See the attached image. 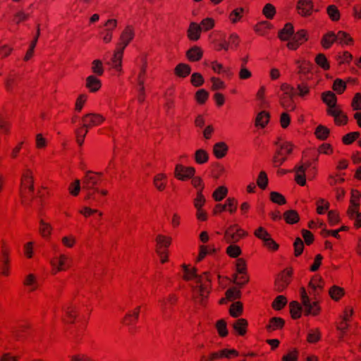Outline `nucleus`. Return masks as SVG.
I'll return each instance as SVG.
<instances>
[{
    "mask_svg": "<svg viewBox=\"0 0 361 361\" xmlns=\"http://www.w3.org/2000/svg\"><path fill=\"white\" fill-rule=\"evenodd\" d=\"M300 295L306 314L317 315L320 310L317 302H312L307 295L305 288H301Z\"/></svg>",
    "mask_w": 361,
    "mask_h": 361,
    "instance_id": "9",
    "label": "nucleus"
},
{
    "mask_svg": "<svg viewBox=\"0 0 361 361\" xmlns=\"http://www.w3.org/2000/svg\"><path fill=\"white\" fill-rule=\"evenodd\" d=\"M336 40V34L334 32H329L323 37L322 44L325 49H329Z\"/></svg>",
    "mask_w": 361,
    "mask_h": 361,
    "instance_id": "43",
    "label": "nucleus"
},
{
    "mask_svg": "<svg viewBox=\"0 0 361 361\" xmlns=\"http://www.w3.org/2000/svg\"><path fill=\"white\" fill-rule=\"evenodd\" d=\"M101 173H94L92 171L86 173L82 180V188L87 190V199L90 200L93 197L94 194L95 188L97 185Z\"/></svg>",
    "mask_w": 361,
    "mask_h": 361,
    "instance_id": "3",
    "label": "nucleus"
},
{
    "mask_svg": "<svg viewBox=\"0 0 361 361\" xmlns=\"http://www.w3.org/2000/svg\"><path fill=\"white\" fill-rule=\"evenodd\" d=\"M294 34V28L291 23H288L279 32V37L283 41L290 40Z\"/></svg>",
    "mask_w": 361,
    "mask_h": 361,
    "instance_id": "27",
    "label": "nucleus"
},
{
    "mask_svg": "<svg viewBox=\"0 0 361 361\" xmlns=\"http://www.w3.org/2000/svg\"><path fill=\"white\" fill-rule=\"evenodd\" d=\"M246 235L245 231L234 224L226 228L224 232V239L227 243L234 244Z\"/></svg>",
    "mask_w": 361,
    "mask_h": 361,
    "instance_id": "5",
    "label": "nucleus"
},
{
    "mask_svg": "<svg viewBox=\"0 0 361 361\" xmlns=\"http://www.w3.org/2000/svg\"><path fill=\"white\" fill-rule=\"evenodd\" d=\"M71 263V258L68 256L63 254H61L58 257H54L51 261V266L53 267L54 274H56L58 271L66 270L70 267Z\"/></svg>",
    "mask_w": 361,
    "mask_h": 361,
    "instance_id": "10",
    "label": "nucleus"
},
{
    "mask_svg": "<svg viewBox=\"0 0 361 361\" xmlns=\"http://www.w3.org/2000/svg\"><path fill=\"white\" fill-rule=\"evenodd\" d=\"M322 101L328 106L327 111L336 110L338 107L336 106L337 98L335 94L331 91H326L322 93Z\"/></svg>",
    "mask_w": 361,
    "mask_h": 361,
    "instance_id": "18",
    "label": "nucleus"
},
{
    "mask_svg": "<svg viewBox=\"0 0 361 361\" xmlns=\"http://www.w3.org/2000/svg\"><path fill=\"white\" fill-rule=\"evenodd\" d=\"M23 177L24 188L26 186L29 191L32 192L34 190L32 172L30 169L24 168Z\"/></svg>",
    "mask_w": 361,
    "mask_h": 361,
    "instance_id": "34",
    "label": "nucleus"
},
{
    "mask_svg": "<svg viewBox=\"0 0 361 361\" xmlns=\"http://www.w3.org/2000/svg\"><path fill=\"white\" fill-rule=\"evenodd\" d=\"M62 310L64 314L63 319L66 322L72 323L76 317V304L71 300L66 301L63 307Z\"/></svg>",
    "mask_w": 361,
    "mask_h": 361,
    "instance_id": "14",
    "label": "nucleus"
},
{
    "mask_svg": "<svg viewBox=\"0 0 361 361\" xmlns=\"http://www.w3.org/2000/svg\"><path fill=\"white\" fill-rule=\"evenodd\" d=\"M347 213L349 218L355 221V226L357 227H360L361 212H359V210H353V212H347Z\"/></svg>",
    "mask_w": 361,
    "mask_h": 361,
    "instance_id": "58",
    "label": "nucleus"
},
{
    "mask_svg": "<svg viewBox=\"0 0 361 361\" xmlns=\"http://www.w3.org/2000/svg\"><path fill=\"white\" fill-rule=\"evenodd\" d=\"M295 181L301 186L306 184V173L307 176L312 175L313 177L315 173V168L311 167L310 163L304 164L298 166H295Z\"/></svg>",
    "mask_w": 361,
    "mask_h": 361,
    "instance_id": "4",
    "label": "nucleus"
},
{
    "mask_svg": "<svg viewBox=\"0 0 361 361\" xmlns=\"http://www.w3.org/2000/svg\"><path fill=\"white\" fill-rule=\"evenodd\" d=\"M315 62L318 66L322 68L324 70H328L329 68V61L323 54H319L315 58Z\"/></svg>",
    "mask_w": 361,
    "mask_h": 361,
    "instance_id": "53",
    "label": "nucleus"
},
{
    "mask_svg": "<svg viewBox=\"0 0 361 361\" xmlns=\"http://www.w3.org/2000/svg\"><path fill=\"white\" fill-rule=\"evenodd\" d=\"M283 218L286 223L293 224L299 221V215L295 210H288L283 214Z\"/></svg>",
    "mask_w": 361,
    "mask_h": 361,
    "instance_id": "42",
    "label": "nucleus"
},
{
    "mask_svg": "<svg viewBox=\"0 0 361 361\" xmlns=\"http://www.w3.org/2000/svg\"><path fill=\"white\" fill-rule=\"evenodd\" d=\"M289 306L292 317L295 319L300 318L302 311L300 305L296 301H293L290 303Z\"/></svg>",
    "mask_w": 361,
    "mask_h": 361,
    "instance_id": "46",
    "label": "nucleus"
},
{
    "mask_svg": "<svg viewBox=\"0 0 361 361\" xmlns=\"http://www.w3.org/2000/svg\"><path fill=\"white\" fill-rule=\"evenodd\" d=\"M326 11L331 20L337 21L340 19V12L335 5L329 6Z\"/></svg>",
    "mask_w": 361,
    "mask_h": 361,
    "instance_id": "51",
    "label": "nucleus"
},
{
    "mask_svg": "<svg viewBox=\"0 0 361 361\" xmlns=\"http://www.w3.org/2000/svg\"><path fill=\"white\" fill-rule=\"evenodd\" d=\"M140 308V306H137L133 310L129 311L126 314L123 323L128 326L134 325L138 319Z\"/></svg>",
    "mask_w": 361,
    "mask_h": 361,
    "instance_id": "21",
    "label": "nucleus"
},
{
    "mask_svg": "<svg viewBox=\"0 0 361 361\" xmlns=\"http://www.w3.org/2000/svg\"><path fill=\"white\" fill-rule=\"evenodd\" d=\"M226 253L231 257L235 258L241 254V250L239 246L231 244L226 248Z\"/></svg>",
    "mask_w": 361,
    "mask_h": 361,
    "instance_id": "57",
    "label": "nucleus"
},
{
    "mask_svg": "<svg viewBox=\"0 0 361 361\" xmlns=\"http://www.w3.org/2000/svg\"><path fill=\"white\" fill-rule=\"evenodd\" d=\"M284 321L280 317H273L271 319L269 324L267 326L268 331H271L283 327Z\"/></svg>",
    "mask_w": 361,
    "mask_h": 361,
    "instance_id": "36",
    "label": "nucleus"
},
{
    "mask_svg": "<svg viewBox=\"0 0 361 361\" xmlns=\"http://www.w3.org/2000/svg\"><path fill=\"white\" fill-rule=\"evenodd\" d=\"M228 150V145L224 142H219L214 145L213 153L217 159L224 157Z\"/></svg>",
    "mask_w": 361,
    "mask_h": 361,
    "instance_id": "28",
    "label": "nucleus"
},
{
    "mask_svg": "<svg viewBox=\"0 0 361 361\" xmlns=\"http://www.w3.org/2000/svg\"><path fill=\"white\" fill-rule=\"evenodd\" d=\"M298 13L302 16H310L313 11L312 0H299L297 4Z\"/></svg>",
    "mask_w": 361,
    "mask_h": 361,
    "instance_id": "17",
    "label": "nucleus"
},
{
    "mask_svg": "<svg viewBox=\"0 0 361 361\" xmlns=\"http://www.w3.org/2000/svg\"><path fill=\"white\" fill-rule=\"evenodd\" d=\"M295 95H281L280 97V104L282 107L287 111H293L295 109V104L293 101Z\"/></svg>",
    "mask_w": 361,
    "mask_h": 361,
    "instance_id": "29",
    "label": "nucleus"
},
{
    "mask_svg": "<svg viewBox=\"0 0 361 361\" xmlns=\"http://www.w3.org/2000/svg\"><path fill=\"white\" fill-rule=\"evenodd\" d=\"M166 183V176L164 173H159L154 178V186L159 190H164Z\"/></svg>",
    "mask_w": 361,
    "mask_h": 361,
    "instance_id": "39",
    "label": "nucleus"
},
{
    "mask_svg": "<svg viewBox=\"0 0 361 361\" xmlns=\"http://www.w3.org/2000/svg\"><path fill=\"white\" fill-rule=\"evenodd\" d=\"M227 193V188L224 186H220L214 190L212 196L216 201L219 202L226 196Z\"/></svg>",
    "mask_w": 361,
    "mask_h": 361,
    "instance_id": "49",
    "label": "nucleus"
},
{
    "mask_svg": "<svg viewBox=\"0 0 361 361\" xmlns=\"http://www.w3.org/2000/svg\"><path fill=\"white\" fill-rule=\"evenodd\" d=\"M360 207V192L358 190H352L350 204L348 207V212H353V210H359Z\"/></svg>",
    "mask_w": 361,
    "mask_h": 361,
    "instance_id": "31",
    "label": "nucleus"
},
{
    "mask_svg": "<svg viewBox=\"0 0 361 361\" xmlns=\"http://www.w3.org/2000/svg\"><path fill=\"white\" fill-rule=\"evenodd\" d=\"M157 253L159 255L161 263L167 261L166 248L170 245L171 238L163 235H158L156 238Z\"/></svg>",
    "mask_w": 361,
    "mask_h": 361,
    "instance_id": "6",
    "label": "nucleus"
},
{
    "mask_svg": "<svg viewBox=\"0 0 361 361\" xmlns=\"http://www.w3.org/2000/svg\"><path fill=\"white\" fill-rule=\"evenodd\" d=\"M104 118L98 114H87L82 118V126L84 128L87 129L94 126H99L103 123Z\"/></svg>",
    "mask_w": 361,
    "mask_h": 361,
    "instance_id": "12",
    "label": "nucleus"
},
{
    "mask_svg": "<svg viewBox=\"0 0 361 361\" xmlns=\"http://www.w3.org/2000/svg\"><path fill=\"white\" fill-rule=\"evenodd\" d=\"M134 36L135 32L133 27L130 25L126 26L121 35V42L118 44L117 47L124 50L134 38Z\"/></svg>",
    "mask_w": 361,
    "mask_h": 361,
    "instance_id": "15",
    "label": "nucleus"
},
{
    "mask_svg": "<svg viewBox=\"0 0 361 361\" xmlns=\"http://www.w3.org/2000/svg\"><path fill=\"white\" fill-rule=\"evenodd\" d=\"M269 121V114L265 111L259 112L255 119V125L264 128Z\"/></svg>",
    "mask_w": 361,
    "mask_h": 361,
    "instance_id": "35",
    "label": "nucleus"
},
{
    "mask_svg": "<svg viewBox=\"0 0 361 361\" xmlns=\"http://www.w3.org/2000/svg\"><path fill=\"white\" fill-rule=\"evenodd\" d=\"M147 67V62L146 58L142 57L140 71V73H139L138 77H137L138 86L140 87V90L142 92H143V90H144V82H145V75H146Z\"/></svg>",
    "mask_w": 361,
    "mask_h": 361,
    "instance_id": "30",
    "label": "nucleus"
},
{
    "mask_svg": "<svg viewBox=\"0 0 361 361\" xmlns=\"http://www.w3.org/2000/svg\"><path fill=\"white\" fill-rule=\"evenodd\" d=\"M274 144L275 151L271 160L272 164L274 167H279L287 160V156L292 152L293 145L290 142L283 141L280 138Z\"/></svg>",
    "mask_w": 361,
    "mask_h": 361,
    "instance_id": "2",
    "label": "nucleus"
},
{
    "mask_svg": "<svg viewBox=\"0 0 361 361\" xmlns=\"http://www.w3.org/2000/svg\"><path fill=\"white\" fill-rule=\"evenodd\" d=\"M176 300L177 298L174 295H169L166 299L159 300L161 317L164 320H168L171 318L172 307L176 302Z\"/></svg>",
    "mask_w": 361,
    "mask_h": 361,
    "instance_id": "8",
    "label": "nucleus"
},
{
    "mask_svg": "<svg viewBox=\"0 0 361 361\" xmlns=\"http://www.w3.org/2000/svg\"><path fill=\"white\" fill-rule=\"evenodd\" d=\"M92 71L97 75H102L104 73L102 63L100 60L96 59L93 61L92 63Z\"/></svg>",
    "mask_w": 361,
    "mask_h": 361,
    "instance_id": "60",
    "label": "nucleus"
},
{
    "mask_svg": "<svg viewBox=\"0 0 361 361\" xmlns=\"http://www.w3.org/2000/svg\"><path fill=\"white\" fill-rule=\"evenodd\" d=\"M190 67L185 63H179L175 68V73L182 78H185L190 73Z\"/></svg>",
    "mask_w": 361,
    "mask_h": 361,
    "instance_id": "41",
    "label": "nucleus"
},
{
    "mask_svg": "<svg viewBox=\"0 0 361 361\" xmlns=\"http://www.w3.org/2000/svg\"><path fill=\"white\" fill-rule=\"evenodd\" d=\"M327 114L334 118V121L337 125H345L347 123L348 117L339 108L336 110L327 111Z\"/></svg>",
    "mask_w": 361,
    "mask_h": 361,
    "instance_id": "25",
    "label": "nucleus"
},
{
    "mask_svg": "<svg viewBox=\"0 0 361 361\" xmlns=\"http://www.w3.org/2000/svg\"><path fill=\"white\" fill-rule=\"evenodd\" d=\"M353 310L351 307H347L345 310L342 317V321L338 325L337 328L342 333H344L345 331L348 329V322L350 320V317L353 315Z\"/></svg>",
    "mask_w": 361,
    "mask_h": 361,
    "instance_id": "24",
    "label": "nucleus"
},
{
    "mask_svg": "<svg viewBox=\"0 0 361 361\" xmlns=\"http://www.w3.org/2000/svg\"><path fill=\"white\" fill-rule=\"evenodd\" d=\"M244 11V8L241 7L237 8L232 11L229 14L228 17L230 21L233 24H235L238 22H239L243 16Z\"/></svg>",
    "mask_w": 361,
    "mask_h": 361,
    "instance_id": "37",
    "label": "nucleus"
},
{
    "mask_svg": "<svg viewBox=\"0 0 361 361\" xmlns=\"http://www.w3.org/2000/svg\"><path fill=\"white\" fill-rule=\"evenodd\" d=\"M276 13L275 7L271 4H267L263 8V14L269 19L273 18Z\"/></svg>",
    "mask_w": 361,
    "mask_h": 361,
    "instance_id": "64",
    "label": "nucleus"
},
{
    "mask_svg": "<svg viewBox=\"0 0 361 361\" xmlns=\"http://www.w3.org/2000/svg\"><path fill=\"white\" fill-rule=\"evenodd\" d=\"M87 132L88 130L82 126L75 130L76 142L78 145L81 146L83 144Z\"/></svg>",
    "mask_w": 361,
    "mask_h": 361,
    "instance_id": "50",
    "label": "nucleus"
},
{
    "mask_svg": "<svg viewBox=\"0 0 361 361\" xmlns=\"http://www.w3.org/2000/svg\"><path fill=\"white\" fill-rule=\"evenodd\" d=\"M344 294L343 288L338 286H333L329 290V295L335 300H339Z\"/></svg>",
    "mask_w": 361,
    "mask_h": 361,
    "instance_id": "54",
    "label": "nucleus"
},
{
    "mask_svg": "<svg viewBox=\"0 0 361 361\" xmlns=\"http://www.w3.org/2000/svg\"><path fill=\"white\" fill-rule=\"evenodd\" d=\"M206 202L205 197L202 192V189L197 191L196 197L194 200V206L196 209H202Z\"/></svg>",
    "mask_w": 361,
    "mask_h": 361,
    "instance_id": "48",
    "label": "nucleus"
},
{
    "mask_svg": "<svg viewBox=\"0 0 361 361\" xmlns=\"http://www.w3.org/2000/svg\"><path fill=\"white\" fill-rule=\"evenodd\" d=\"M201 26L196 23H191L188 30V37L192 41H197L200 37Z\"/></svg>",
    "mask_w": 361,
    "mask_h": 361,
    "instance_id": "26",
    "label": "nucleus"
},
{
    "mask_svg": "<svg viewBox=\"0 0 361 361\" xmlns=\"http://www.w3.org/2000/svg\"><path fill=\"white\" fill-rule=\"evenodd\" d=\"M346 88L345 82L341 79H336L334 82L333 89L338 94H342Z\"/></svg>",
    "mask_w": 361,
    "mask_h": 361,
    "instance_id": "61",
    "label": "nucleus"
},
{
    "mask_svg": "<svg viewBox=\"0 0 361 361\" xmlns=\"http://www.w3.org/2000/svg\"><path fill=\"white\" fill-rule=\"evenodd\" d=\"M295 63L297 65L298 73L300 75V80H304L303 77L306 76L312 68V64L310 62L307 61L296 60Z\"/></svg>",
    "mask_w": 361,
    "mask_h": 361,
    "instance_id": "19",
    "label": "nucleus"
},
{
    "mask_svg": "<svg viewBox=\"0 0 361 361\" xmlns=\"http://www.w3.org/2000/svg\"><path fill=\"white\" fill-rule=\"evenodd\" d=\"M329 133V129L322 125L317 126L315 130L316 137L322 140H326L328 137Z\"/></svg>",
    "mask_w": 361,
    "mask_h": 361,
    "instance_id": "47",
    "label": "nucleus"
},
{
    "mask_svg": "<svg viewBox=\"0 0 361 361\" xmlns=\"http://www.w3.org/2000/svg\"><path fill=\"white\" fill-rule=\"evenodd\" d=\"M270 200L276 204L282 205L286 204V200L283 195L278 192H271L270 193Z\"/></svg>",
    "mask_w": 361,
    "mask_h": 361,
    "instance_id": "55",
    "label": "nucleus"
},
{
    "mask_svg": "<svg viewBox=\"0 0 361 361\" xmlns=\"http://www.w3.org/2000/svg\"><path fill=\"white\" fill-rule=\"evenodd\" d=\"M194 159L197 164H204L209 160V154L204 149H199L195 152Z\"/></svg>",
    "mask_w": 361,
    "mask_h": 361,
    "instance_id": "32",
    "label": "nucleus"
},
{
    "mask_svg": "<svg viewBox=\"0 0 361 361\" xmlns=\"http://www.w3.org/2000/svg\"><path fill=\"white\" fill-rule=\"evenodd\" d=\"M243 311V305L240 302H234L230 307V314L233 317H238Z\"/></svg>",
    "mask_w": 361,
    "mask_h": 361,
    "instance_id": "56",
    "label": "nucleus"
},
{
    "mask_svg": "<svg viewBox=\"0 0 361 361\" xmlns=\"http://www.w3.org/2000/svg\"><path fill=\"white\" fill-rule=\"evenodd\" d=\"M291 274V270H284L278 276L275 281L276 291L282 292L285 290L290 283Z\"/></svg>",
    "mask_w": 361,
    "mask_h": 361,
    "instance_id": "13",
    "label": "nucleus"
},
{
    "mask_svg": "<svg viewBox=\"0 0 361 361\" xmlns=\"http://www.w3.org/2000/svg\"><path fill=\"white\" fill-rule=\"evenodd\" d=\"M123 49H121L117 47L116 50L114 52V54L111 59V67L115 69V71L121 73L122 71V58L123 54Z\"/></svg>",
    "mask_w": 361,
    "mask_h": 361,
    "instance_id": "20",
    "label": "nucleus"
},
{
    "mask_svg": "<svg viewBox=\"0 0 361 361\" xmlns=\"http://www.w3.org/2000/svg\"><path fill=\"white\" fill-rule=\"evenodd\" d=\"M247 322L245 319H239L233 324V329L239 335L243 336L246 333Z\"/></svg>",
    "mask_w": 361,
    "mask_h": 361,
    "instance_id": "38",
    "label": "nucleus"
},
{
    "mask_svg": "<svg viewBox=\"0 0 361 361\" xmlns=\"http://www.w3.org/2000/svg\"><path fill=\"white\" fill-rule=\"evenodd\" d=\"M184 279L187 281H192L194 294L200 297V302H202L209 293L211 276L209 273L204 272L203 275H198L195 269L183 266Z\"/></svg>",
    "mask_w": 361,
    "mask_h": 361,
    "instance_id": "1",
    "label": "nucleus"
},
{
    "mask_svg": "<svg viewBox=\"0 0 361 361\" xmlns=\"http://www.w3.org/2000/svg\"><path fill=\"white\" fill-rule=\"evenodd\" d=\"M200 25L202 30L208 31L214 27V20L211 18H206L201 21Z\"/></svg>",
    "mask_w": 361,
    "mask_h": 361,
    "instance_id": "62",
    "label": "nucleus"
},
{
    "mask_svg": "<svg viewBox=\"0 0 361 361\" xmlns=\"http://www.w3.org/2000/svg\"><path fill=\"white\" fill-rule=\"evenodd\" d=\"M306 40V32L304 30H300L296 34H293L291 39L288 42L287 47L291 50H295Z\"/></svg>",
    "mask_w": 361,
    "mask_h": 361,
    "instance_id": "16",
    "label": "nucleus"
},
{
    "mask_svg": "<svg viewBox=\"0 0 361 361\" xmlns=\"http://www.w3.org/2000/svg\"><path fill=\"white\" fill-rule=\"evenodd\" d=\"M257 183L260 188L263 190L266 188L268 183V178L267 173L264 171H261L259 173Z\"/></svg>",
    "mask_w": 361,
    "mask_h": 361,
    "instance_id": "63",
    "label": "nucleus"
},
{
    "mask_svg": "<svg viewBox=\"0 0 361 361\" xmlns=\"http://www.w3.org/2000/svg\"><path fill=\"white\" fill-rule=\"evenodd\" d=\"M321 337L319 329H310L307 334V341L310 343H314L319 341Z\"/></svg>",
    "mask_w": 361,
    "mask_h": 361,
    "instance_id": "52",
    "label": "nucleus"
},
{
    "mask_svg": "<svg viewBox=\"0 0 361 361\" xmlns=\"http://www.w3.org/2000/svg\"><path fill=\"white\" fill-rule=\"evenodd\" d=\"M336 37L338 43L341 44H350L353 42V38L349 35L343 31H339L336 34Z\"/></svg>",
    "mask_w": 361,
    "mask_h": 361,
    "instance_id": "45",
    "label": "nucleus"
},
{
    "mask_svg": "<svg viewBox=\"0 0 361 361\" xmlns=\"http://www.w3.org/2000/svg\"><path fill=\"white\" fill-rule=\"evenodd\" d=\"M118 21L116 19L111 18L107 20L103 25V29L99 32V36L102 41L108 44L113 37V32L116 28Z\"/></svg>",
    "mask_w": 361,
    "mask_h": 361,
    "instance_id": "7",
    "label": "nucleus"
},
{
    "mask_svg": "<svg viewBox=\"0 0 361 361\" xmlns=\"http://www.w3.org/2000/svg\"><path fill=\"white\" fill-rule=\"evenodd\" d=\"M195 173L194 167L177 164L175 167L174 176L177 179L184 181L192 178Z\"/></svg>",
    "mask_w": 361,
    "mask_h": 361,
    "instance_id": "11",
    "label": "nucleus"
},
{
    "mask_svg": "<svg viewBox=\"0 0 361 361\" xmlns=\"http://www.w3.org/2000/svg\"><path fill=\"white\" fill-rule=\"evenodd\" d=\"M187 56L190 61H197L202 56V51L200 47H193L187 51Z\"/></svg>",
    "mask_w": 361,
    "mask_h": 361,
    "instance_id": "33",
    "label": "nucleus"
},
{
    "mask_svg": "<svg viewBox=\"0 0 361 361\" xmlns=\"http://www.w3.org/2000/svg\"><path fill=\"white\" fill-rule=\"evenodd\" d=\"M286 298L283 295H279L274 300L272 306L274 309L279 310L286 305Z\"/></svg>",
    "mask_w": 361,
    "mask_h": 361,
    "instance_id": "59",
    "label": "nucleus"
},
{
    "mask_svg": "<svg viewBox=\"0 0 361 361\" xmlns=\"http://www.w3.org/2000/svg\"><path fill=\"white\" fill-rule=\"evenodd\" d=\"M102 86L101 80L95 75H90L86 78V87L91 92H97Z\"/></svg>",
    "mask_w": 361,
    "mask_h": 361,
    "instance_id": "23",
    "label": "nucleus"
},
{
    "mask_svg": "<svg viewBox=\"0 0 361 361\" xmlns=\"http://www.w3.org/2000/svg\"><path fill=\"white\" fill-rule=\"evenodd\" d=\"M296 90L298 91L297 94L302 98L307 97L310 92V86L304 80L298 84Z\"/></svg>",
    "mask_w": 361,
    "mask_h": 361,
    "instance_id": "44",
    "label": "nucleus"
},
{
    "mask_svg": "<svg viewBox=\"0 0 361 361\" xmlns=\"http://www.w3.org/2000/svg\"><path fill=\"white\" fill-rule=\"evenodd\" d=\"M39 35V29L38 28L36 35H35L33 39L32 40V42L30 44L28 50L27 51L25 55H24V61H27L32 57L34 49L37 42Z\"/></svg>",
    "mask_w": 361,
    "mask_h": 361,
    "instance_id": "40",
    "label": "nucleus"
},
{
    "mask_svg": "<svg viewBox=\"0 0 361 361\" xmlns=\"http://www.w3.org/2000/svg\"><path fill=\"white\" fill-rule=\"evenodd\" d=\"M39 285L33 274H29L24 279V293L25 291L31 293L37 289Z\"/></svg>",
    "mask_w": 361,
    "mask_h": 361,
    "instance_id": "22",
    "label": "nucleus"
}]
</instances>
